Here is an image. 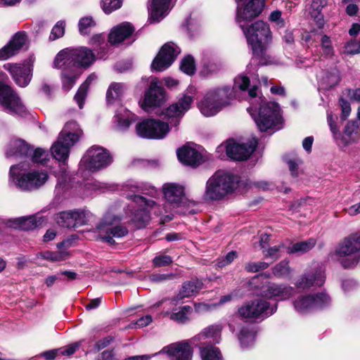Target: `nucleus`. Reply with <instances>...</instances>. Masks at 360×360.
Segmentation results:
<instances>
[{
	"instance_id": "1",
	"label": "nucleus",
	"mask_w": 360,
	"mask_h": 360,
	"mask_svg": "<svg viewBox=\"0 0 360 360\" xmlns=\"http://www.w3.org/2000/svg\"><path fill=\"white\" fill-rule=\"evenodd\" d=\"M94 53L87 47L81 46L60 51L53 62L56 68H63V88L69 91L82 74L81 68H88L95 61Z\"/></svg>"
},
{
	"instance_id": "2",
	"label": "nucleus",
	"mask_w": 360,
	"mask_h": 360,
	"mask_svg": "<svg viewBox=\"0 0 360 360\" xmlns=\"http://www.w3.org/2000/svg\"><path fill=\"white\" fill-rule=\"evenodd\" d=\"M123 191L127 198L131 199L129 207L134 208L137 205L139 208L131 215V221L137 228H141L150 219L149 208L157 207L156 202L150 199H146L139 193L148 194L151 196L158 195V190L150 185L143 183L130 181L123 186Z\"/></svg>"
},
{
	"instance_id": "3",
	"label": "nucleus",
	"mask_w": 360,
	"mask_h": 360,
	"mask_svg": "<svg viewBox=\"0 0 360 360\" xmlns=\"http://www.w3.org/2000/svg\"><path fill=\"white\" fill-rule=\"evenodd\" d=\"M250 46L253 55L261 64H266V50L272 41V32L269 24L263 20H257L250 25L240 27Z\"/></svg>"
},
{
	"instance_id": "4",
	"label": "nucleus",
	"mask_w": 360,
	"mask_h": 360,
	"mask_svg": "<svg viewBox=\"0 0 360 360\" xmlns=\"http://www.w3.org/2000/svg\"><path fill=\"white\" fill-rule=\"evenodd\" d=\"M238 176L217 171L207 181L202 199L207 202L221 200L238 188Z\"/></svg>"
},
{
	"instance_id": "5",
	"label": "nucleus",
	"mask_w": 360,
	"mask_h": 360,
	"mask_svg": "<svg viewBox=\"0 0 360 360\" xmlns=\"http://www.w3.org/2000/svg\"><path fill=\"white\" fill-rule=\"evenodd\" d=\"M259 107L252 102L251 106L248 108L258 129L261 131L269 129H280L282 127L283 118L278 103L275 102H264L262 97H259Z\"/></svg>"
},
{
	"instance_id": "6",
	"label": "nucleus",
	"mask_w": 360,
	"mask_h": 360,
	"mask_svg": "<svg viewBox=\"0 0 360 360\" xmlns=\"http://www.w3.org/2000/svg\"><path fill=\"white\" fill-rule=\"evenodd\" d=\"M345 269L356 266L360 261V233H354L344 238L330 253Z\"/></svg>"
},
{
	"instance_id": "7",
	"label": "nucleus",
	"mask_w": 360,
	"mask_h": 360,
	"mask_svg": "<svg viewBox=\"0 0 360 360\" xmlns=\"http://www.w3.org/2000/svg\"><path fill=\"white\" fill-rule=\"evenodd\" d=\"M236 98V95L229 86H222L207 91L199 103L198 108L203 115L211 117L230 105Z\"/></svg>"
},
{
	"instance_id": "8",
	"label": "nucleus",
	"mask_w": 360,
	"mask_h": 360,
	"mask_svg": "<svg viewBox=\"0 0 360 360\" xmlns=\"http://www.w3.org/2000/svg\"><path fill=\"white\" fill-rule=\"evenodd\" d=\"M162 193L169 204L168 210H176V212L187 214H195L193 209L195 202L189 201L184 198V188L176 183H166L162 186Z\"/></svg>"
},
{
	"instance_id": "9",
	"label": "nucleus",
	"mask_w": 360,
	"mask_h": 360,
	"mask_svg": "<svg viewBox=\"0 0 360 360\" xmlns=\"http://www.w3.org/2000/svg\"><path fill=\"white\" fill-rule=\"evenodd\" d=\"M22 165H13L10 169V180L22 190L37 189L44 185L48 179V174L44 172L32 171L20 175Z\"/></svg>"
},
{
	"instance_id": "10",
	"label": "nucleus",
	"mask_w": 360,
	"mask_h": 360,
	"mask_svg": "<svg viewBox=\"0 0 360 360\" xmlns=\"http://www.w3.org/2000/svg\"><path fill=\"white\" fill-rule=\"evenodd\" d=\"M120 220V217L108 212L96 227L100 238L110 244H114L113 238H120L125 236L128 233L127 227L122 225L112 226Z\"/></svg>"
},
{
	"instance_id": "11",
	"label": "nucleus",
	"mask_w": 360,
	"mask_h": 360,
	"mask_svg": "<svg viewBox=\"0 0 360 360\" xmlns=\"http://www.w3.org/2000/svg\"><path fill=\"white\" fill-rule=\"evenodd\" d=\"M277 309L276 305L270 306L265 300L258 299L244 303L238 310V315L245 319H264L272 315Z\"/></svg>"
},
{
	"instance_id": "12",
	"label": "nucleus",
	"mask_w": 360,
	"mask_h": 360,
	"mask_svg": "<svg viewBox=\"0 0 360 360\" xmlns=\"http://www.w3.org/2000/svg\"><path fill=\"white\" fill-rule=\"evenodd\" d=\"M112 161L108 150L101 147L93 146L87 150L82 160L80 168L95 172L108 167Z\"/></svg>"
},
{
	"instance_id": "13",
	"label": "nucleus",
	"mask_w": 360,
	"mask_h": 360,
	"mask_svg": "<svg viewBox=\"0 0 360 360\" xmlns=\"http://www.w3.org/2000/svg\"><path fill=\"white\" fill-rule=\"evenodd\" d=\"M196 93V88L193 86H189L183 97L177 103L171 105L166 109L165 115L171 124L177 125L181 117L190 108Z\"/></svg>"
},
{
	"instance_id": "14",
	"label": "nucleus",
	"mask_w": 360,
	"mask_h": 360,
	"mask_svg": "<svg viewBox=\"0 0 360 360\" xmlns=\"http://www.w3.org/2000/svg\"><path fill=\"white\" fill-rule=\"evenodd\" d=\"M264 0H250L243 4H238L236 21L240 27L248 25L262 12Z\"/></svg>"
},
{
	"instance_id": "15",
	"label": "nucleus",
	"mask_w": 360,
	"mask_h": 360,
	"mask_svg": "<svg viewBox=\"0 0 360 360\" xmlns=\"http://www.w3.org/2000/svg\"><path fill=\"white\" fill-rule=\"evenodd\" d=\"M330 303V297L324 292L301 295L293 302L295 309L300 313H306L321 309Z\"/></svg>"
},
{
	"instance_id": "16",
	"label": "nucleus",
	"mask_w": 360,
	"mask_h": 360,
	"mask_svg": "<svg viewBox=\"0 0 360 360\" xmlns=\"http://www.w3.org/2000/svg\"><path fill=\"white\" fill-rule=\"evenodd\" d=\"M169 130L168 124L155 120H146L136 126L137 135L146 139H162Z\"/></svg>"
},
{
	"instance_id": "17",
	"label": "nucleus",
	"mask_w": 360,
	"mask_h": 360,
	"mask_svg": "<svg viewBox=\"0 0 360 360\" xmlns=\"http://www.w3.org/2000/svg\"><path fill=\"white\" fill-rule=\"evenodd\" d=\"M0 104L4 110L11 114L22 115L25 108L19 97L11 87L0 82Z\"/></svg>"
},
{
	"instance_id": "18",
	"label": "nucleus",
	"mask_w": 360,
	"mask_h": 360,
	"mask_svg": "<svg viewBox=\"0 0 360 360\" xmlns=\"http://www.w3.org/2000/svg\"><path fill=\"white\" fill-rule=\"evenodd\" d=\"M90 212L84 210L63 211L56 214L55 220L61 227L72 229L86 224L89 220Z\"/></svg>"
},
{
	"instance_id": "19",
	"label": "nucleus",
	"mask_w": 360,
	"mask_h": 360,
	"mask_svg": "<svg viewBox=\"0 0 360 360\" xmlns=\"http://www.w3.org/2000/svg\"><path fill=\"white\" fill-rule=\"evenodd\" d=\"M179 53V48L174 43L165 44L153 60L151 65L152 70L160 72L168 68Z\"/></svg>"
},
{
	"instance_id": "20",
	"label": "nucleus",
	"mask_w": 360,
	"mask_h": 360,
	"mask_svg": "<svg viewBox=\"0 0 360 360\" xmlns=\"http://www.w3.org/2000/svg\"><path fill=\"white\" fill-rule=\"evenodd\" d=\"M165 92L164 89L158 84L156 79H153L150 84L148 91L141 103V107L147 112H150L155 107L161 106L165 101Z\"/></svg>"
},
{
	"instance_id": "21",
	"label": "nucleus",
	"mask_w": 360,
	"mask_h": 360,
	"mask_svg": "<svg viewBox=\"0 0 360 360\" xmlns=\"http://www.w3.org/2000/svg\"><path fill=\"white\" fill-rule=\"evenodd\" d=\"M257 146V140L252 138L248 143H238L234 141H229L226 148L227 155L235 160H245L255 150Z\"/></svg>"
},
{
	"instance_id": "22",
	"label": "nucleus",
	"mask_w": 360,
	"mask_h": 360,
	"mask_svg": "<svg viewBox=\"0 0 360 360\" xmlns=\"http://www.w3.org/2000/svg\"><path fill=\"white\" fill-rule=\"evenodd\" d=\"M33 63L34 60L30 59V63L27 65L6 63L4 65V68L10 72L16 84L20 87H25L32 79Z\"/></svg>"
},
{
	"instance_id": "23",
	"label": "nucleus",
	"mask_w": 360,
	"mask_h": 360,
	"mask_svg": "<svg viewBox=\"0 0 360 360\" xmlns=\"http://www.w3.org/2000/svg\"><path fill=\"white\" fill-rule=\"evenodd\" d=\"M324 269L316 266L311 270L302 274L295 283V286L299 289H309L311 287H319L325 282Z\"/></svg>"
},
{
	"instance_id": "24",
	"label": "nucleus",
	"mask_w": 360,
	"mask_h": 360,
	"mask_svg": "<svg viewBox=\"0 0 360 360\" xmlns=\"http://www.w3.org/2000/svg\"><path fill=\"white\" fill-rule=\"evenodd\" d=\"M189 341H181L165 347L160 352L167 353L172 360H192L193 349Z\"/></svg>"
},
{
	"instance_id": "25",
	"label": "nucleus",
	"mask_w": 360,
	"mask_h": 360,
	"mask_svg": "<svg viewBox=\"0 0 360 360\" xmlns=\"http://www.w3.org/2000/svg\"><path fill=\"white\" fill-rule=\"evenodd\" d=\"M25 33H16L8 44L0 49V60H5L16 55L25 45Z\"/></svg>"
},
{
	"instance_id": "26",
	"label": "nucleus",
	"mask_w": 360,
	"mask_h": 360,
	"mask_svg": "<svg viewBox=\"0 0 360 360\" xmlns=\"http://www.w3.org/2000/svg\"><path fill=\"white\" fill-rule=\"evenodd\" d=\"M176 155L179 162L185 165L196 167L202 160V156L199 151L190 145H186L179 148Z\"/></svg>"
},
{
	"instance_id": "27",
	"label": "nucleus",
	"mask_w": 360,
	"mask_h": 360,
	"mask_svg": "<svg viewBox=\"0 0 360 360\" xmlns=\"http://www.w3.org/2000/svg\"><path fill=\"white\" fill-rule=\"evenodd\" d=\"M82 134L83 131L79 124L75 121H69L65 123L58 138L72 147L79 140Z\"/></svg>"
},
{
	"instance_id": "28",
	"label": "nucleus",
	"mask_w": 360,
	"mask_h": 360,
	"mask_svg": "<svg viewBox=\"0 0 360 360\" xmlns=\"http://www.w3.org/2000/svg\"><path fill=\"white\" fill-rule=\"evenodd\" d=\"M294 293L295 289L290 285L271 283L265 287L262 295L266 297L285 300L292 297Z\"/></svg>"
},
{
	"instance_id": "29",
	"label": "nucleus",
	"mask_w": 360,
	"mask_h": 360,
	"mask_svg": "<svg viewBox=\"0 0 360 360\" xmlns=\"http://www.w3.org/2000/svg\"><path fill=\"white\" fill-rule=\"evenodd\" d=\"M202 288V283L198 279H192L184 282L180 289L179 293L172 300L173 303L171 305H176L179 301L183 300L184 298L191 297L197 295Z\"/></svg>"
},
{
	"instance_id": "30",
	"label": "nucleus",
	"mask_w": 360,
	"mask_h": 360,
	"mask_svg": "<svg viewBox=\"0 0 360 360\" xmlns=\"http://www.w3.org/2000/svg\"><path fill=\"white\" fill-rule=\"evenodd\" d=\"M171 0H150L148 12L153 21L159 22L170 10Z\"/></svg>"
},
{
	"instance_id": "31",
	"label": "nucleus",
	"mask_w": 360,
	"mask_h": 360,
	"mask_svg": "<svg viewBox=\"0 0 360 360\" xmlns=\"http://www.w3.org/2000/svg\"><path fill=\"white\" fill-rule=\"evenodd\" d=\"M222 326L220 324H214L204 328L201 333L198 334L191 340V342L195 343L196 341H203L207 342H212V344L219 342L221 338V332Z\"/></svg>"
},
{
	"instance_id": "32",
	"label": "nucleus",
	"mask_w": 360,
	"mask_h": 360,
	"mask_svg": "<svg viewBox=\"0 0 360 360\" xmlns=\"http://www.w3.org/2000/svg\"><path fill=\"white\" fill-rule=\"evenodd\" d=\"M32 148L22 139L11 140L8 143L6 155L7 158H22L31 155Z\"/></svg>"
},
{
	"instance_id": "33",
	"label": "nucleus",
	"mask_w": 360,
	"mask_h": 360,
	"mask_svg": "<svg viewBox=\"0 0 360 360\" xmlns=\"http://www.w3.org/2000/svg\"><path fill=\"white\" fill-rule=\"evenodd\" d=\"M134 31V28L129 22L122 23L112 29L108 36V41L111 44H120L129 37Z\"/></svg>"
},
{
	"instance_id": "34",
	"label": "nucleus",
	"mask_w": 360,
	"mask_h": 360,
	"mask_svg": "<svg viewBox=\"0 0 360 360\" xmlns=\"http://www.w3.org/2000/svg\"><path fill=\"white\" fill-rule=\"evenodd\" d=\"M70 146L58 137V139L53 143L51 150L53 157L58 161L65 165L70 154ZM65 172V166L61 169Z\"/></svg>"
},
{
	"instance_id": "35",
	"label": "nucleus",
	"mask_w": 360,
	"mask_h": 360,
	"mask_svg": "<svg viewBox=\"0 0 360 360\" xmlns=\"http://www.w3.org/2000/svg\"><path fill=\"white\" fill-rule=\"evenodd\" d=\"M116 127L119 131H125L136 120V115L125 108L120 107L115 116Z\"/></svg>"
},
{
	"instance_id": "36",
	"label": "nucleus",
	"mask_w": 360,
	"mask_h": 360,
	"mask_svg": "<svg viewBox=\"0 0 360 360\" xmlns=\"http://www.w3.org/2000/svg\"><path fill=\"white\" fill-rule=\"evenodd\" d=\"M200 354L202 360H223L219 348L210 342L202 343L200 347Z\"/></svg>"
},
{
	"instance_id": "37",
	"label": "nucleus",
	"mask_w": 360,
	"mask_h": 360,
	"mask_svg": "<svg viewBox=\"0 0 360 360\" xmlns=\"http://www.w3.org/2000/svg\"><path fill=\"white\" fill-rule=\"evenodd\" d=\"M39 214L30 216L27 217H20L15 219L14 221V226L15 228H19L22 230H30L40 225L44 219L39 216Z\"/></svg>"
},
{
	"instance_id": "38",
	"label": "nucleus",
	"mask_w": 360,
	"mask_h": 360,
	"mask_svg": "<svg viewBox=\"0 0 360 360\" xmlns=\"http://www.w3.org/2000/svg\"><path fill=\"white\" fill-rule=\"evenodd\" d=\"M316 240L314 238H309L304 241L297 242L287 248V252L292 254H304L311 250L316 245Z\"/></svg>"
},
{
	"instance_id": "39",
	"label": "nucleus",
	"mask_w": 360,
	"mask_h": 360,
	"mask_svg": "<svg viewBox=\"0 0 360 360\" xmlns=\"http://www.w3.org/2000/svg\"><path fill=\"white\" fill-rule=\"evenodd\" d=\"M96 78L97 77L95 74L90 75L77 90L74 97V99L77 103L79 109H82L83 108L89 86L90 85L91 82L95 80Z\"/></svg>"
},
{
	"instance_id": "40",
	"label": "nucleus",
	"mask_w": 360,
	"mask_h": 360,
	"mask_svg": "<svg viewBox=\"0 0 360 360\" xmlns=\"http://www.w3.org/2000/svg\"><path fill=\"white\" fill-rule=\"evenodd\" d=\"M192 310V307L188 305L180 307L179 309L172 310L169 318L175 322L184 323L188 321V316L191 314Z\"/></svg>"
},
{
	"instance_id": "41",
	"label": "nucleus",
	"mask_w": 360,
	"mask_h": 360,
	"mask_svg": "<svg viewBox=\"0 0 360 360\" xmlns=\"http://www.w3.org/2000/svg\"><path fill=\"white\" fill-rule=\"evenodd\" d=\"M318 79L321 84L324 88H330L336 85L340 81V77L336 70L331 72H323L322 75H319Z\"/></svg>"
},
{
	"instance_id": "42",
	"label": "nucleus",
	"mask_w": 360,
	"mask_h": 360,
	"mask_svg": "<svg viewBox=\"0 0 360 360\" xmlns=\"http://www.w3.org/2000/svg\"><path fill=\"white\" fill-rule=\"evenodd\" d=\"M255 338V330L250 327H244L240 330L238 339L243 348H248L253 345Z\"/></svg>"
},
{
	"instance_id": "43",
	"label": "nucleus",
	"mask_w": 360,
	"mask_h": 360,
	"mask_svg": "<svg viewBox=\"0 0 360 360\" xmlns=\"http://www.w3.org/2000/svg\"><path fill=\"white\" fill-rule=\"evenodd\" d=\"M126 90V86L122 83L114 82L111 84L107 91L106 98L108 101L112 102L123 96Z\"/></svg>"
},
{
	"instance_id": "44",
	"label": "nucleus",
	"mask_w": 360,
	"mask_h": 360,
	"mask_svg": "<svg viewBox=\"0 0 360 360\" xmlns=\"http://www.w3.org/2000/svg\"><path fill=\"white\" fill-rule=\"evenodd\" d=\"M250 85V79L243 75H239L234 79V84L231 90L233 91L237 98L239 91H245Z\"/></svg>"
},
{
	"instance_id": "45",
	"label": "nucleus",
	"mask_w": 360,
	"mask_h": 360,
	"mask_svg": "<svg viewBox=\"0 0 360 360\" xmlns=\"http://www.w3.org/2000/svg\"><path fill=\"white\" fill-rule=\"evenodd\" d=\"M273 274L278 278H284L288 276L291 273V269L289 262L283 260L275 265L272 269Z\"/></svg>"
},
{
	"instance_id": "46",
	"label": "nucleus",
	"mask_w": 360,
	"mask_h": 360,
	"mask_svg": "<svg viewBox=\"0 0 360 360\" xmlns=\"http://www.w3.org/2000/svg\"><path fill=\"white\" fill-rule=\"evenodd\" d=\"M96 25V22L91 17H84L81 18L78 23L79 30L81 34H89L92 27Z\"/></svg>"
},
{
	"instance_id": "47",
	"label": "nucleus",
	"mask_w": 360,
	"mask_h": 360,
	"mask_svg": "<svg viewBox=\"0 0 360 360\" xmlns=\"http://www.w3.org/2000/svg\"><path fill=\"white\" fill-rule=\"evenodd\" d=\"M180 68L181 71L187 75H193L195 71V65L193 58L191 56L185 57L181 60Z\"/></svg>"
},
{
	"instance_id": "48",
	"label": "nucleus",
	"mask_w": 360,
	"mask_h": 360,
	"mask_svg": "<svg viewBox=\"0 0 360 360\" xmlns=\"http://www.w3.org/2000/svg\"><path fill=\"white\" fill-rule=\"evenodd\" d=\"M122 4V0H103L101 1L102 9L107 14L120 8Z\"/></svg>"
},
{
	"instance_id": "49",
	"label": "nucleus",
	"mask_w": 360,
	"mask_h": 360,
	"mask_svg": "<svg viewBox=\"0 0 360 360\" xmlns=\"http://www.w3.org/2000/svg\"><path fill=\"white\" fill-rule=\"evenodd\" d=\"M285 247L283 245H276L269 248L263 251V254L266 258H272L274 259H278L284 252Z\"/></svg>"
},
{
	"instance_id": "50",
	"label": "nucleus",
	"mask_w": 360,
	"mask_h": 360,
	"mask_svg": "<svg viewBox=\"0 0 360 360\" xmlns=\"http://www.w3.org/2000/svg\"><path fill=\"white\" fill-rule=\"evenodd\" d=\"M31 160L33 162L45 164L46 160H48V153L47 151L41 149L37 148L34 150H32L31 152Z\"/></svg>"
},
{
	"instance_id": "51",
	"label": "nucleus",
	"mask_w": 360,
	"mask_h": 360,
	"mask_svg": "<svg viewBox=\"0 0 360 360\" xmlns=\"http://www.w3.org/2000/svg\"><path fill=\"white\" fill-rule=\"evenodd\" d=\"M237 257L238 253L236 251H231L224 257H219L217 261L216 265L218 267H224L230 264L236 258H237Z\"/></svg>"
},
{
	"instance_id": "52",
	"label": "nucleus",
	"mask_w": 360,
	"mask_h": 360,
	"mask_svg": "<svg viewBox=\"0 0 360 360\" xmlns=\"http://www.w3.org/2000/svg\"><path fill=\"white\" fill-rule=\"evenodd\" d=\"M321 48L323 50L322 54L328 58L331 57L333 55V48L331 45L330 38L324 35L321 38Z\"/></svg>"
},
{
	"instance_id": "53",
	"label": "nucleus",
	"mask_w": 360,
	"mask_h": 360,
	"mask_svg": "<svg viewBox=\"0 0 360 360\" xmlns=\"http://www.w3.org/2000/svg\"><path fill=\"white\" fill-rule=\"evenodd\" d=\"M65 33V22L63 21L58 22L53 27L49 38L55 40L63 36Z\"/></svg>"
},
{
	"instance_id": "54",
	"label": "nucleus",
	"mask_w": 360,
	"mask_h": 360,
	"mask_svg": "<svg viewBox=\"0 0 360 360\" xmlns=\"http://www.w3.org/2000/svg\"><path fill=\"white\" fill-rule=\"evenodd\" d=\"M220 69V64L214 61H209L208 63H204L202 72L205 75H209L218 72Z\"/></svg>"
},
{
	"instance_id": "55",
	"label": "nucleus",
	"mask_w": 360,
	"mask_h": 360,
	"mask_svg": "<svg viewBox=\"0 0 360 360\" xmlns=\"http://www.w3.org/2000/svg\"><path fill=\"white\" fill-rule=\"evenodd\" d=\"M346 53L349 54H357L360 53V39L351 40L345 46Z\"/></svg>"
},
{
	"instance_id": "56",
	"label": "nucleus",
	"mask_w": 360,
	"mask_h": 360,
	"mask_svg": "<svg viewBox=\"0 0 360 360\" xmlns=\"http://www.w3.org/2000/svg\"><path fill=\"white\" fill-rule=\"evenodd\" d=\"M152 322V317L150 315H146L139 318L136 322L130 323L131 328H143L147 326Z\"/></svg>"
},
{
	"instance_id": "57",
	"label": "nucleus",
	"mask_w": 360,
	"mask_h": 360,
	"mask_svg": "<svg viewBox=\"0 0 360 360\" xmlns=\"http://www.w3.org/2000/svg\"><path fill=\"white\" fill-rule=\"evenodd\" d=\"M326 4V0H313L311 6L316 9L317 15H314L315 18H317V22L319 27L323 25V17L319 13V8L323 7Z\"/></svg>"
},
{
	"instance_id": "58",
	"label": "nucleus",
	"mask_w": 360,
	"mask_h": 360,
	"mask_svg": "<svg viewBox=\"0 0 360 360\" xmlns=\"http://www.w3.org/2000/svg\"><path fill=\"white\" fill-rule=\"evenodd\" d=\"M269 264L264 262H258L247 264L245 269L249 272H257L268 268Z\"/></svg>"
},
{
	"instance_id": "59",
	"label": "nucleus",
	"mask_w": 360,
	"mask_h": 360,
	"mask_svg": "<svg viewBox=\"0 0 360 360\" xmlns=\"http://www.w3.org/2000/svg\"><path fill=\"white\" fill-rule=\"evenodd\" d=\"M172 262V258L168 255H158L153 259V264L155 266H164L169 265Z\"/></svg>"
},
{
	"instance_id": "60",
	"label": "nucleus",
	"mask_w": 360,
	"mask_h": 360,
	"mask_svg": "<svg viewBox=\"0 0 360 360\" xmlns=\"http://www.w3.org/2000/svg\"><path fill=\"white\" fill-rule=\"evenodd\" d=\"M340 104L342 109L341 119L346 120L351 112L350 104L344 98L340 99Z\"/></svg>"
},
{
	"instance_id": "61",
	"label": "nucleus",
	"mask_w": 360,
	"mask_h": 360,
	"mask_svg": "<svg viewBox=\"0 0 360 360\" xmlns=\"http://www.w3.org/2000/svg\"><path fill=\"white\" fill-rule=\"evenodd\" d=\"M79 347V342L68 345L67 347L60 348V354L62 355L70 356L73 354Z\"/></svg>"
},
{
	"instance_id": "62",
	"label": "nucleus",
	"mask_w": 360,
	"mask_h": 360,
	"mask_svg": "<svg viewBox=\"0 0 360 360\" xmlns=\"http://www.w3.org/2000/svg\"><path fill=\"white\" fill-rule=\"evenodd\" d=\"M217 306V304H209L206 303H195L194 309L198 313H204L210 311Z\"/></svg>"
},
{
	"instance_id": "63",
	"label": "nucleus",
	"mask_w": 360,
	"mask_h": 360,
	"mask_svg": "<svg viewBox=\"0 0 360 360\" xmlns=\"http://www.w3.org/2000/svg\"><path fill=\"white\" fill-rule=\"evenodd\" d=\"M269 20L271 22H276L277 25L279 26L283 25V20L281 18V12L279 11H274L271 12V13L269 16Z\"/></svg>"
},
{
	"instance_id": "64",
	"label": "nucleus",
	"mask_w": 360,
	"mask_h": 360,
	"mask_svg": "<svg viewBox=\"0 0 360 360\" xmlns=\"http://www.w3.org/2000/svg\"><path fill=\"white\" fill-rule=\"evenodd\" d=\"M345 210L350 216H355L360 214V202L349 206Z\"/></svg>"
}]
</instances>
